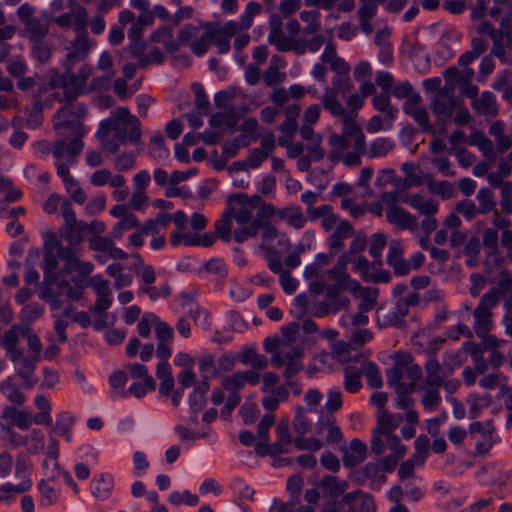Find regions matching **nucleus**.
<instances>
[{
  "label": "nucleus",
  "instance_id": "obj_1",
  "mask_svg": "<svg viewBox=\"0 0 512 512\" xmlns=\"http://www.w3.org/2000/svg\"><path fill=\"white\" fill-rule=\"evenodd\" d=\"M141 136L139 119L126 107H119L112 112L109 118L100 123L96 133L102 149L111 154L116 153L121 144L127 141L137 145Z\"/></svg>",
  "mask_w": 512,
  "mask_h": 512
},
{
  "label": "nucleus",
  "instance_id": "obj_2",
  "mask_svg": "<svg viewBox=\"0 0 512 512\" xmlns=\"http://www.w3.org/2000/svg\"><path fill=\"white\" fill-rule=\"evenodd\" d=\"M303 356L304 349L294 346L284 352H275L271 357L272 365L282 371V377L289 387L294 386L292 378L304 369Z\"/></svg>",
  "mask_w": 512,
  "mask_h": 512
},
{
  "label": "nucleus",
  "instance_id": "obj_3",
  "mask_svg": "<svg viewBox=\"0 0 512 512\" xmlns=\"http://www.w3.org/2000/svg\"><path fill=\"white\" fill-rule=\"evenodd\" d=\"M16 16L22 23L23 35L29 40L46 38L50 25L46 20L36 16V8L29 3H22L16 10Z\"/></svg>",
  "mask_w": 512,
  "mask_h": 512
},
{
  "label": "nucleus",
  "instance_id": "obj_4",
  "mask_svg": "<svg viewBox=\"0 0 512 512\" xmlns=\"http://www.w3.org/2000/svg\"><path fill=\"white\" fill-rule=\"evenodd\" d=\"M261 203V197L254 195L249 197L247 194H232L227 198V209L233 219L242 227L252 222L253 213Z\"/></svg>",
  "mask_w": 512,
  "mask_h": 512
},
{
  "label": "nucleus",
  "instance_id": "obj_5",
  "mask_svg": "<svg viewBox=\"0 0 512 512\" xmlns=\"http://www.w3.org/2000/svg\"><path fill=\"white\" fill-rule=\"evenodd\" d=\"M425 378L420 388H444L448 394H453L460 386L456 379L446 380L442 375V365L436 357H430L424 365Z\"/></svg>",
  "mask_w": 512,
  "mask_h": 512
},
{
  "label": "nucleus",
  "instance_id": "obj_6",
  "mask_svg": "<svg viewBox=\"0 0 512 512\" xmlns=\"http://www.w3.org/2000/svg\"><path fill=\"white\" fill-rule=\"evenodd\" d=\"M78 32L75 38L67 47L66 66H74L76 63L84 61L93 46L92 40L89 38L87 28H83V22L78 18Z\"/></svg>",
  "mask_w": 512,
  "mask_h": 512
},
{
  "label": "nucleus",
  "instance_id": "obj_7",
  "mask_svg": "<svg viewBox=\"0 0 512 512\" xmlns=\"http://www.w3.org/2000/svg\"><path fill=\"white\" fill-rule=\"evenodd\" d=\"M498 305L497 296L483 294L473 311L475 334L491 331L493 328V309Z\"/></svg>",
  "mask_w": 512,
  "mask_h": 512
},
{
  "label": "nucleus",
  "instance_id": "obj_8",
  "mask_svg": "<svg viewBox=\"0 0 512 512\" xmlns=\"http://www.w3.org/2000/svg\"><path fill=\"white\" fill-rule=\"evenodd\" d=\"M256 218L247 226L239 227L234 230L233 238L237 243H242L249 238L257 236V227L271 223L268 219L276 213L275 207L271 203H265L261 198V203L258 205Z\"/></svg>",
  "mask_w": 512,
  "mask_h": 512
},
{
  "label": "nucleus",
  "instance_id": "obj_9",
  "mask_svg": "<svg viewBox=\"0 0 512 512\" xmlns=\"http://www.w3.org/2000/svg\"><path fill=\"white\" fill-rule=\"evenodd\" d=\"M31 463L24 455H19L15 463V477L19 480L18 483H6L0 487L4 493H17L21 494L28 491L32 487Z\"/></svg>",
  "mask_w": 512,
  "mask_h": 512
},
{
  "label": "nucleus",
  "instance_id": "obj_10",
  "mask_svg": "<svg viewBox=\"0 0 512 512\" xmlns=\"http://www.w3.org/2000/svg\"><path fill=\"white\" fill-rule=\"evenodd\" d=\"M44 270H45V286L42 288L40 296L43 300L49 302L53 309L60 308V301L58 299L59 293L54 292L53 284L55 281L51 275L58 265L57 255L53 251H45L44 253Z\"/></svg>",
  "mask_w": 512,
  "mask_h": 512
},
{
  "label": "nucleus",
  "instance_id": "obj_11",
  "mask_svg": "<svg viewBox=\"0 0 512 512\" xmlns=\"http://www.w3.org/2000/svg\"><path fill=\"white\" fill-rule=\"evenodd\" d=\"M80 113H85V110L78 107V114L76 115L68 105H64L54 115V129L62 137H66L70 133L82 130L81 122L78 119Z\"/></svg>",
  "mask_w": 512,
  "mask_h": 512
},
{
  "label": "nucleus",
  "instance_id": "obj_12",
  "mask_svg": "<svg viewBox=\"0 0 512 512\" xmlns=\"http://www.w3.org/2000/svg\"><path fill=\"white\" fill-rule=\"evenodd\" d=\"M29 330V327L14 324L4 332L1 338V346L5 349L7 357L12 363H16V359L21 356L23 349L19 346L20 337L28 334Z\"/></svg>",
  "mask_w": 512,
  "mask_h": 512
},
{
  "label": "nucleus",
  "instance_id": "obj_13",
  "mask_svg": "<svg viewBox=\"0 0 512 512\" xmlns=\"http://www.w3.org/2000/svg\"><path fill=\"white\" fill-rule=\"evenodd\" d=\"M69 12L63 13L54 19V22L63 29H70L74 24V32H78V17L83 22V28H87V10L78 1L68 0Z\"/></svg>",
  "mask_w": 512,
  "mask_h": 512
},
{
  "label": "nucleus",
  "instance_id": "obj_14",
  "mask_svg": "<svg viewBox=\"0 0 512 512\" xmlns=\"http://www.w3.org/2000/svg\"><path fill=\"white\" fill-rule=\"evenodd\" d=\"M421 103V95H413L412 98L407 99L404 102L403 110L407 115L414 119V121L421 127L423 132H433L434 129L430 124L428 111Z\"/></svg>",
  "mask_w": 512,
  "mask_h": 512
},
{
  "label": "nucleus",
  "instance_id": "obj_15",
  "mask_svg": "<svg viewBox=\"0 0 512 512\" xmlns=\"http://www.w3.org/2000/svg\"><path fill=\"white\" fill-rule=\"evenodd\" d=\"M349 262L348 255H342L336 265L328 270V276L335 281L334 284L337 287H342L344 291L355 293L360 290L361 285L358 281L351 279L346 273L345 268Z\"/></svg>",
  "mask_w": 512,
  "mask_h": 512
},
{
  "label": "nucleus",
  "instance_id": "obj_16",
  "mask_svg": "<svg viewBox=\"0 0 512 512\" xmlns=\"http://www.w3.org/2000/svg\"><path fill=\"white\" fill-rule=\"evenodd\" d=\"M275 149V137L272 132L266 133L260 143L259 148H255L250 151L244 162L239 163L240 165H247L250 168L259 167L262 162L268 158Z\"/></svg>",
  "mask_w": 512,
  "mask_h": 512
},
{
  "label": "nucleus",
  "instance_id": "obj_17",
  "mask_svg": "<svg viewBox=\"0 0 512 512\" xmlns=\"http://www.w3.org/2000/svg\"><path fill=\"white\" fill-rule=\"evenodd\" d=\"M494 427L491 423H487V428L481 422H473L469 426V434L475 437L477 434L482 436V441L476 444V455L482 456L486 454L493 446Z\"/></svg>",
  "mask_w": 512,
  "mask_h": 512
},
{
  "label": "nucleus",
  "instance_id": "obj_18",
  "mask_svg": "<svg viewBox=\"0 0 512 512\" xmlns=\"http://www.w3.org/2000/svg\"><path fill=\"white\" fill-rule=\"evenodd\" d=\"M72 140L66 145L65 139L57 140L53 145V155L55 158L60 159L64 155L66 149L67 154L74 158L81 153L83 149V130H79L69 134Z\"/></svg>",
  "mask_w": 512,
  "mask_h": 512
},
{
  "label": "nucleus",
  "instance_id": "obj_19",
  "mask_svg": "<svg viewBox=\"0 0 512 512\" xmlns=\"http://www.w3.org/2000/svg\"><path fill=\"white\" fill-rule=\"evenodd\" d=\"M322 140L323 138L320 140L307 142L304 146L307 150V154L302 156L297 161V168L301 172H308L312 162H319L324 159L326 152L322 147Z\"/></svg>",
  "mask_w": 512,
  "mask_h": 512
},
{
  "label": "nucleus",
  "instance_id": "obj_20",
  "mask_svg": "<svg viewBox=\"0 0 512 512\" xmlns=\"http://www.w3.org/2000/svg\"><path fill=\"white\" fill-rule=\"evenodd\" d=\"M67 70L64 73L65 87H64V100L66 104H71L76 101L82 88L85 86L83 76L72 72L73 66H66Z\"/></svg>",
  "mask_w": 512,
  "mask_h": 512
},
{
  "label": "nucleus",
  "instance_id": "obj_21",
  "mask_svg": "<svg viewBox=\"0 0 512 512\" xmlns=\"http://www.w3.org/2000/svg\"><path fill=\"white\" fill-rule=\"evenodd\" d=\"M355 234L352 224L347 220L337 223L334 232L328 238L330 250L334 254L340 252L344 247V241Z\"/></svg>",
  "mask_w": 512,
  "mask_h": 512
},
{
  "label": "nucleus",
  "instance_id": "obj_22",
  "mask_svg": "<svg viewBox=\"0 0 512 512\" xmlns=\"http://www.w3.org/2000/svg\"><path fill=\"white\" fill-rule=\"evenodd\" d=\"M387 221L401 230H414L417 226V218L402 207L386 209Z\"/></svg>",
  "mask_w": 512,
  "mask_h": 512
},
{
  "label": "nucleus",
  "instance_id": "obj_23",
  "mask_svg": "<svg viewBox=\"0 0 512 512\" xmlns=\"http://www.w3.org/2000/svg\"><path fill=\"white\" fill-rule=\"evenodd\" d=\"M2 418L21 430H28L32 424V414L26 410H18L15 406H6Z\"/></svg>",
  "mask_w": 512,
  "mask_h": 512
},
{
  "label": "nucleus",
  "instance_id": "obj_24",
  "mask_svg": "<svg viewBox=\"0 0 512 512\" xmlns=\"http://www.w3.org/2000/svg\"><path fill=\"white\" fill-rule=\"evenodd\" d=\"M472 108L480 115L495 117L498 114L496 97L490 91H484L479 98L471 103Z\"/></svg>",
  "mask_w": 512,
  "mask_h": 512
},
{
  "label": "nucleus",
  "instance_id": "obj_25",
  "mask_svg": "<svg viewBox=\"0 0 512 512\" xmlns=\"http://www.w3.org/2000/svg\"><path fill=\"white\" fill-rule=\"evenodd\" d=\"M403 202L409 204L424 216H433L438 212V203L433 199H425L420 194H410L403 198Z\"/></svg>",
  "mask_w": 512,
  "mask_h": 512
},
{
  "label": "nucleus",
  "instance_id": "obj_26",
  "mask_svg": "<svg viewBox=\"0 0 512 512\" xmlns=\"http://www.w3.org/2000/svg\"><path fill=\"white\" fill-rule=\"evenodd\" d=\"M206 32L199 38L190 43V48L197 56H202L206 53L209 46L213 43V39L217 37L218 23L210 22L205 25Z\"/></svg>",
  "mask_w": 512,
  "mask_h": 512
},
{
  "label": "nucleus",
  "instance_id": "obj_27",
  "mask_svg": "<svg viewBox=\"0 0 512 512\" xmlns=\"http://www.w3.org/2000/svg\"><path fill=\"white\" fill-rule=\"evenodd\" d=\"M467 143L471 146H476L482 152L483 156L490 162L495 161L493 142L485 135L484 132L480 130L474 131L469 135Z\"/></svg>",
  "mask_w": 512,
  "mask_h": 512
},
{
  "label": "nucleus",
  "instance_id": "obj_28",
  "mask_svg": "<svg viewBox=\"0 0 512 512\" xmlns=\"http://www.w3.org/2000/svg\"><path fill=\"white\" fill-rule=\"evenodd\" d=\"M387 262L393 268L396 275L404 276L409 273V264L403 258V250L399 243L391 244Z\"/></svg>",
  "mask_w": 512,
  "mask_h": 512
},
{
  "label": "nucleus",
  "instance_id": "obj_29",
  "mask_svg": "<svg viewBox=\"0 0 512 512\" xmlns=\"http://www.w3.org/2000/svg\"><path fill=\"white\" fill-rule=\"evenodd\" d=\"M40 359L30 354L24 355V351H21V356L16 359V373L25 382L29 383L31 377L34 374L37 363Z\"/></svg>",
  "mask_w": 512,
  "mask_h": 512
},
{
  "label": "nucleus",
  "instance_id": "obj_30",
  "mask_svg": "<svg viewBox=\"0 0 512 512\" xmlns=\"http://www.w3.org/2000/svg\"><path fill=\"white\" fill-rule=\"evenodd\" d=\"M323 63L328 64L330 69L335 73L350 68L349 64L340 56H338L336 47L333 43H327L321 55Z\"/></svg>",
  "mask_w": 512,
  "mask_h": 512
},
{
  "label": "nucleus",
  "instance_id": "obj_31",
  "mask_svg": "<svg viewBox=\"0 0 512 512\" xmlns=\"http://www.w3.org/2000/svg\"><path fill=\"white\" fill-rule=\"evenodd\" d=\"M458 104L459 101L457 98L437 96L431 102L430 108L438 117H451L458 108Z\"/></svg>",
  "mask_w": 512,
  "mask_h": 512
},
{
  "label": "nucleus",
  "instance_id": "obj_32",
  "mask_svg": "<svg viewBox=\"0 0 512 512\" xmlns=\"http://www.w3.org/2000/svg\"><path fill=\"white\" fill-rule=\"evenodd\" d=\"M357 361H361V374L365 375L367 378V383L371 388H380L383 385L382 378L379 373L378 367L370 361H367L363 358L362 355H359L356 358Z\"/></svg>",
  "mask_w": 512,
  "mask_h": 512
},
{
  "label": "nucleus",
  "instance_id": "obj_33",
  "mask_svg": "<svg viewBox=\"0 0 512 512\" xmlns=\"http://www.w3.org/2000/svg\"><path fill=\"white\" fill-rule=\"evenodd\" d=\"M325 495L329 497H338L342 495L348 488L349 484L345 480H340L336 476L326 475L321 480Z\"/></svg>",
  "mask_w": 512,
  "mask_h": 512
},
{
  "label": "nucleus",
  "instance_id": "obj_34",
  "mask_svg": "<svg viewBox=\"0 0 512 512\" xmlns=\"http://www.w3.org/2000/svg\"><path fill=\"white\" fill-rule=\"evenodd\" d=\"M337 95V93L325 89L320 99L321 105L335 117L345 116L347 111L338 100Z\"/></svg>",
  "mask_w": 512,
  "mask_h": 512
},
{
  "label": "nucleus",
  "instance_id": "obj_35",
  "mask_svg": "<svg viewBox=\"0 0 512 512\" xmlns=\"http://www.w3.org/2000/svg\"><path fill=\"white\" fill-rule=\"evenodd\" d=\"M341 117L343 118V135L346 138L352 137L353 141H362V143H366L365 135L356 121L355 116L348 115L346 112L345 116Z\"/></svg>",
  "mask_w": 512,
  "mask_h": 512
},
{
  "label": "nucleus",
  "instance_id": "obj_36",
  "mask_svg": "<svg viewBox=\"0 0 512 512\" xmlns=\"http://www.w3.org/2000/svg\"><path fill=\"white\" fill-rule=\"evenodd\" d=\"M412 357L410 355H397L395 365L386 372L387 382L394 386L400 382L403 375V366L410 364Z\"/></svg>",
  "mask_w": 512,
  "mask_h": 512
},
{
  "label": "nucleus",
  "instance_id": "obj_37",
  "mask_svg": "<svg viewBox=\"0 0 512 512\" xmlns=\"http://www.w3.org/2000/svg\"><path fill=\"white\" fill-rule=\"evenodd\" d=\"M241 362L244 365H250L256 370H264L268 366V359L258 354L252 347L245 348L241 353Z\"/></svg>",
  "mask_w": 512,
  "mask_h": 512
},
{
  "label": "nucleus",
  "instance_id": "obj_38",
  "mask_svg": "<svg viewBox=\"0 0 512 512\" xmlns=\"http://www.w3.org/2000/svg\"><path fill=\"white\" fill-rule=\"evenodd\" d=\"M399 421L395 417L388 413V411L378 412L377 426L373 433H381L382 436L392 434V432L398 427Z\"/></svg>",
  "mask_w": 512,
  "mask_h": 512
},
{
  "label": "nucleus",
  "instance_id": "obj_39",
  "mask_svg": "<svg viewBox=\"0 0 512 512\" xmlns=\"http://www.w3.org/2000/svg\"><path fill=\"white\" fill-rule=\"evenodd\" d=\"M29 42L33 58L39 63H46L50 59L52 51L45 38H36Z\"/></svg>",
  "mask_w": 512,
  "mask_h": 512
},
{
  "label": "nucleus",
  "instance_id": "obj_40",
  "mask_svg": "<svg viewBox=\"0 0 512 512\" xmlns=\"http://www.w3.org/2000/svg\"><path fill=\"white\" fill-rule=\"evenodd\" d=\"M349 72L350 68L337 72L335 77L332 79V86L327 87L326 89L343 96L350 92L353 86L349 77Z\"/></svg>",
  "mask_w": 512,
  "mask_h": 512
},
{
  "label": "nucleus",
  "instance_id": "obj_41",
  "mask_svg": "<svg viewBox=\"0 0 512 512\" xmlns=\"http://www.w3.org/2000/svg\"><path fill=\"white\" fill-rule=\"evenodd\" d=\"M499 282L497 287H492L485 294H492L497 296V303L499 304L502 295L512 294V274L508 270H501L499 274Z\"/></svg>",
  "mask_w": 512,
  "mask_h": 512
},
{
  "label": "nucleus",
  "instance_id": "obj_42",
  "mask_svg": "<svg viewBox=\"0 0 512 512\" xmlns=\"http://www.w3.org/2000/svg\"><path fill=\"white\" fill-rule=\"evenodd\" d=\"M353 150L346 152L342 156V162L347 167H357L361 165L362 155L365 153L366 143L362 141H353Z\"/></svg>",
  "mask_w": 512,
  "mask_h": 512
},
{
  "label": "nucleus",
  "instance_id": "obj_43",
  "mask_svg": "<svg viewBox=\"0 0 512 512\" xmlns=\"http://www.w3.org/2000/svg\"><path fill=\"white\" fill-rule=\"evenodd\" d=\"M478 201V210L480 214H488L496 210V201L494 199V193L489 188H481L476 196Z\"/></svg>",
  "mask_w": 512,
  "mask_h": 512
},
{
  "label": "nucleus",
  "instance_id": "obj_44",
  "mask_svg": "<svg viewBox=\"0 0 512 512\" xmlns=\"http://www.w3.org/2000/svg\"><path fill=\"white\" fill-rule=\"evenodd\" d=\"M426 184L430 193L440 196L442 199H450L454 196V187L450 182L437 181L429 176Z\"/></svg>",
  "mask_w": 512,
  "mask_h": 512
},
{
  "label": "nucleus",
  "instance_id": "obj_45",
  "mask_svg": "<svg viewBox=\"0 0 512 512\" xmlns=\"http://www.w3.org/2000/svg\"><path fill=\"white\" fill-rule=\"evenodd\" d=\"M374 108L385 113V119L392 120L395 118L397 110L391 106L390 95L388 92L377 94L372 99Z\"/></svg>",
  "mask_w": 512,
  "mask_h": 512
},
{
  "label": "nucleus",
  "instance_id": "obj_46",
  "mask_svg": "<svg viewBox=\"0 0 512 512\" xmlns=\"http://www.w3.org/2000/svg\"><path fill=\"white\" fill-rule=\"evenodd\" d=\"M0 391L10 402L15 405L21 406L26 400L19 387L15 385L10 379H7L0 384Z\"/></svg>",
  "mask_w": 512,
  "mask_h": 512
},
{
  "label": "nucleus",
  "instance_id": "obj_47",
  "mask_svg": "<svg viewBox=\"0 0 512 512\" xmlns=\"http://www.w3.org/2000/svg\"><path fill=\"white\" fill-rule=\"evenodd\" d=\"M280 52L294 51L297 55H303L307 51V41L302 37L284 38L276 46Z\"/></svg>",
  "mask_w": 512,
  "mask_h": 512
},
{
  "label": "nucleus",
  "instance_id": "obj_48",
  "mask_svg": "<svg viewBox=\"0 0 512 512\" xmlns=\"http://www.w3.org/2000/svg\"><path fill=\"white\" fill-rule=\"evenodd\" d=\"M140 223L135 215L132 213H128L127 215H124L123 218L120 219V221L114 226L112 230V237L115 239H121L124 232L139 228Z\"/></svg>",
  "mask_w": 512,
  "mask_h": 512
},
{
  "label": "nucleus",
  "instance_id": "obj_49",
  "mask_svg": "<svg viewBox=\"0 0 512 512\" xmlns=\"http://www.w3.org/2000/svg\"><path fill=\"white\" fill-rule=\"evenodd\" d=\"M362 374L360 369L347 366L345 368V378H344V387L350 393H356L362 387V383L360 381Z\"/></svg>",
  "mask_w": 512,
  "mask_h": 512
},
{
  "label": "nucleus",
  "instance_id": "obj_50",
  "mask_svg": "<svg viewBox=\"0 0 512 512\" xmlns=\"http://www.w3.org/2000/svg\"><path fill=\"white\" fill-rule=\"evenodd\" d=\"M282 20L280 16L273 14L269 18V35L268 41L270 44L275 47L282 41V39L286 38V35L282 29Z\"/></svg>",
  "mask_w": 512,
  "mask_h": 512
},
{
  "label": "nucleus",
  "instance_id": "obj_51",
  "mask_svg": "<svg viewBox=\"0 0 512 512\" xmlns=\"http://www.w3.org/2000/svg\"><path fill=\"white\" fill-rule=\"evenodd\" d=\"M232 221L233 217L228 209H226L215 224L216 234L225 241H230L232 238Z\"/></svg>",
  "mask_w": 512,
  "mask_h": 512
},
{
  "label": "nucleus",
  "instance_id": "obj_52",
  "mask_svg": "<svg viewBox=\"0 0 512 512\" xmlns=\"http://www.w3.org/2000/svg\"><path fill=\"white\" fill-rule=\"evenodd\" d=\"M250 143L246 135L241 134L233 139H227L222 146L223 154L227 158H232L237 154L240 148L247 147Z\"/></svg>",
  "mask_w": 512,
  "mask_h": 512
},
{
  "label": "nucleus",
  "instance_id": "obj_53",
  "mask_svg": "<svg viewBox=\"0 0 512 512\" xmlns=\"http://www.w3.org/2000/svg\"><path fill=\"white\" fill-rule=\"evenodd\" d=\"M319 12L316 10L312 11H302L300 13V19L306 23V26L303 28V32L306 35L316 34L321 29V24L319 22Z\"/></svg>",
  "mask_w": 512,
  "mask_h": 512
},
{
  "label": "nucleus",
  "instance_id": "obj_54",
  "mask_svg": "<svg viewBox=\"0 0 512 512\" xmlns=\"http://www.w3.org/2000/svg\"><path fill=\"white\" fill-rule=\"evenodd\" d=\"M361 302L358 309L360 312H368L375 308L377 304L378 291L373 288H360Z\"/></svg>",
  "mask_w": 512,
  "mask_h": 512
},
{
  "label": "nucleus",
  "instance_id": "obj_55",
  "mask_svg": "<svg viewBox=\"0 0 512 512\" xmlns=\"http://www.w3.org/2000/svg\"><path fill=\"white\" fill-rule=\"evenodd\" d=\"M61 206L63 209L62 216L64 219V224L60 228L59 232L60 236L62 237L65 233L68 234V231L71 230L74 225H76L78 220L76 219L75 212L73 211L69 200H62Z\"/></svg>",
  "mask_w": 512,
  "mask_h": 512
},
{
  "label": "nucleus",
  "instance_id": "obj_56",
  "mask_svg": "<svg viewBox=\"0 0 512 512\" xmlns=\"http://www.w3.org/2000/svg\"><path fill=\"white\" fill-rule=\"evenodd\" d=\"M293 430L299 435H304L311 430L312 424L302 407L296 408V414L292 421Z\"/></svg>",
  "mask_w": 512,
  "mask_h": 512
},
{
  "label": "nucleus",
  "instance_id": "obj_57",
  "mask_svg": "<svg viewBox=\"0 0 512 512\" xmlns=\"http://www.w3.org/2000/svg\"><path fill=\"white\" fill-rule=\"evenodd\" d=\"M34 99L35 101L32 107V111L27 118V125L31 128H36L42 123L43 109L45 105V102L42 101L40 95H34Z\"/></svg>",
  "mask_w": 512,
  "mask_h": 512
},
{
  "label": "nucleus",
  "instance_id": "obj_58",
  "mask_svg": "<svg viewBox=\"0 0 512 512\" xmlns=\"http://www.w3.org/2000/svg\"><path fill=\"white\" fill-rule=\"evenodd\" d=\"M68 234L69 235L65 233L62 238L67 240L72 245L80 244L87 236L86 222L77 221L76 225H74L73 228L68 231Z\"/></svg>",
  "mask_w": 512,
  "mask_h": 512
},
{
  "label": "nucleus",
  "instance_id": "obj_59",
  "mask_svg": "<svg viewBox=\"0 0 512 512\" xmlns=\"http://www.w3.org/2000/svg\"><path fill=\"white\" fill-rule=\"evenodd\" d=\"M56 284H57V289L56 290L54 289V292L59 293L58 299L60 301V307L62 306L61 296L63 294L66 295L67 299L74 300V301L79 300L83 295V291L81 288L69 287L68 282L65 280L59 281Z\"/></svg>",
  "mask_w": 512,
  "mask_h": 512
},
{
  "label": "nucleus",
  "instance_id": "obj_60",
  "mask_svg": "<svg viewBox=\"0 0 512 512\" xmlns=\"http://www.w3.org/2000/svg\"><path fill=\"white\" fill-rule=\"evenodd\" d=\"M25 441L28 445L29 452L38 454L44 451V433L40 429L32 430Z\"/></svg>",
  "mask_w": 512,
  "mask_h": 512
},
{
  "label": "nucleus",
  "instance_id": "obj_61",
  "mask_svg": "<svg viewBox=\"0 0 512 512\" xmlns=\"http://www.w3.org/2000/svg\"><path fill=\"white\" fill-rule=\"evenodd\" d=\"M261 5L257 2H249L240 19V29L246 30L252 26L253 18L261 12Z\"/></svg>",
  "mask_w": 512,
  "mask_h": 512
},
{
  "label": "nucleus",
  "instance_id": "obj_62",
  "mask_svg": "<svg viewBox=\"0 0 512 512\" xmlns=\"http://www.w3.org/2000/svg\"><path fill=\"white\" fill-rule=\"evenodd\" d=\"M419 390H424V394L421 398V404L425 409L432 410L436 408L441 402V396L438 388H420Z\"/></svg>",
  "mask_w": 512,
  "mask_h": 512
},
{
  "label": "nucleus",
  "instance_id": "obj_63",
  "mask_svg": "<svg viewBox=\"0 0 512 512\" xmlns=\"http://www.w3.org/2000/svg\"><path fill=\"white\" fill-rule=\"evenodd\" d=\"M88 284L94 290L97 298H111V291L109 288V282L103 279L101 276L91 277Z\"/></svg>",
  "mask_w": 512,
  "mask_h": 512
},
{
  "label": "nucleus",
  "instance_id": "obj_64",
  "mask_svg": "<svg viewBox=\"0 0 512 512\" xmlns=\"http://www.w3.org/2000/svg\"><path fill=\"white\" fill-rule=\"evenodd\" d=\"M152 324L155 327L156 337L159 342H169L173 338V329L165 322L161 321L157 316L152 318Z\"/></svg>",
  "mask_w": 512,
  "mask_h": 512
}]
</instances>
